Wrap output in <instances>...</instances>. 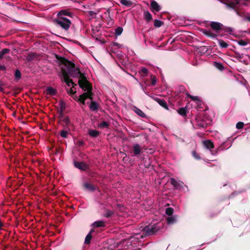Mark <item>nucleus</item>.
Wrapping results in <instances>:
<instances>
[{
  "mask_svg": "<svg viewBox=\"0 0 250 250\" xmlns=\"http://www.w3.org/2000/svg\"><path fill=\"white\" fill-rule=\"evenodd\" d=\"M167 220L168 224H173L176 222V218L175 217L171 216L168 217L167 219Z\"/></svg>",
  "mask_w": 250,
  "mask_h": 250,
  "instance_id": "nucleus-29",
  "label": "nucleus"
},
{
  "mask_svg": "<svg viewBox=\"0 0 250 250\" xmlns=\"http://www.w3.org/2000/svg\"><path fill=\"white\" fill-rule=\"evenodd\" d=\"M209 26L216 33L206 29H201L200 31L205 36L211 38H216L217 36V33L223 30L224 27V25L221 23L216 21H211L209 23Z\"/></svg>",
  "mask_w": 250,
  "mask_h": 250,
  "instance_id": "nucleus-3",
  "label": "nucleus"
},
{
  "mask_svg": "<svg viewBox=\"0 0 250 250\" xmlns=\"http://www.w3.org/2000/svg\"><path fill=\"white\" fill-rule=\"evenodd\" d=\"M21 74L20 71L19 69H17L15 71V78L17 79V80H19L21 79Z\"/></svg>",
  "mask_w": 250,
  "mask_h": 250,
  "instance_id": "nucleus-43",
  "label": "nucleus"
},
{
  "mask_svg": "<svg viewBox=\"0 0 250 250\" xmlns=\"http://www.w3.org/2000/svg\"><path fill=\"white\" fill-rule=\"evenodd\" d=\"M170 184L176 188H179L182 187L183 183L181 181H177L174 178H171L170 181Z\"/></svg>",
  "mask_w": 250,
  "mask_h": 250,
  "instance_id": "nucleus-12",
  "label": "nucleus"
},
{
  "mask_svg": "<svg viewBox=\"0 0 250 250\" xmlns=\"http://www.w3.org/2000/svg\"><path fill=\"white\" fill-rule=\"evenodd\" d=\"M133 152L134 156H137L140 154L141 152V148L139 144H136L134 145L133 146Z\"/></svg>",
  "mask_w": 250,
  "mask_h": 250,
  "instance_id": "nucleus-13",
  "label": "nucleus"
},
{
  "mask_svg": "<svg viewBox=\"0 0 250 250\" xmlns=\"http://www.w3.org/2000/svg\"><path fill=\"white\" fill-rule=\"evenodd\" d=\"M218 43L220 47L223 48H226L229 46V44L226 42L222 40H218Z\"/></svg>",
  "mask_w": 250,
  "mask_h": 250,
  "instance_id": "nucleus-30",
  "label": "nucleus"
},
{
  "mask_svg": "<svg viewBox=\"0 0 250 250\" xmlns=\"http://www.w3.org/2000/svg\"><path fill=\"white\" fill-rule=\"evenodd\" d=\"M93 226L96 228L104 227L105 226V223L103 221H97L93 223Z\"/></svg>",
  "mask_w": 250,
  "mask_h": 250,
  "instance_id": "nucleus-23",
  "label": "nucleus"
},
{
  "mask_svg": "<svg viewBox=\"0 0 250 250\" xmlns=\"http://www.w3.org/2000/svg\"><path fill=\"white\" fill-rule=\"evenodd\" d=\"M76 93V91H73L72 89H71L69 92V94L70 95H73Z\"/></svg>",
  "mask_w": 250,
  "mask_h": 250,
  "instance_id": "nucleus-54",
  "label": "nucleus"
},
{
  "mask_svg": "<svg viewBox=\"0 0 250 250\" xmlns=\"http://www.w3.org/2000/svg\"><path fill=\"white\" fill-rule=\"evenodd\" d=\"M77 145L79 146H81L83 145V141H79L77 142Z\"/></svg>",
  "mask_w": 250,
  "mask_h": 250,
  "instance_id": "nucleus-51",
  "label": "nucleus"
},
{
  "mask_svg": "<svg viewBox=\"0 0 250 250\" xmlns=\"http://www.w3.org/2000/svg\"><path fill=\"white\" fill-rule=\"evenodd\" d=\"M10 50L8 48H4L0 52V61L4 57V55L9 53Z\"/></svg>",
  "mask_w": 250,
  "mask_h": 250,
  "instance_id": "nucleus-27",
  "label": "nucleus"
},
{
  "mask_svg": "<svg viewBox=\"0 0 250 250\" xmlns=\"http://www.w3.org/2000/svg\"><path fill=\"white\" fill-rule=\"evenodd\" d=\"M187 96L193 101L199 102L201 101L200 99L197 96H193L190 95L189 93H187Z\"/></svg>",
  "mask_w": 250,
  "mask_h": 250,
  "instance_id": "nucleus-32",
  "label": "nucleus"
},
{
  "mask_svg": "<svg viewBox=\"0 0 250 250\" xmlns=\"http://www.w3.org/2000/svg\"><path fill=\"white\" fill-rule=\"evenodd\" d=\"M38 56V54L36 53H30L27 55L26 59L28 62H31L37 59Z\"/></svg>",
  "mask_w": 250,
  "mask_h": 250,
  "instance_id": "nucleus-14",
  "label": "nucleus"
},
{
  "mask_svg": "<svg viewBox=\"0 0 250 250\" xmlns=\"http://www.w3.org/2000/svg\"><path fill=\"white\" fill-rule=\"evenodd\" d=\"M153 99L156 101L161 106L167 110L168 109L167 102L164 99H161L157 97H155L153 98Z\"/></svg>",
  "mask_w": 250,
  "mask_h": 250,
  "instance_id": "nucleus-11",
  "label": "nucleus"
},
{
  "mask_svg": "<svg viewBox=\"0 0 250 250\" xmlns=\"http://www.w3.org/2000/svg\"><path fill=\"white\" fill-rule=\"evenodd\" d=\"M214 66L220 70H223L224 69V67L221 63L218 62H214Z\"/></svg>",
  "mask_w": 250,
  "mask_h": 250,
  "instance_id": "nucleus-31",
  "label": "nucleus"
},
{
  "mask_svg": "<svg viewBox=\"0 0 250 250\" xmlns=\"http://www.w3.org/2000/svg\"><path fill=\"white\" fill-rule=\"evenodd\" d=\"M178 113L182 116H186L187 115V108L181 107L177 110Z\"/></svg>",
  "mask_w": 250,
  "mask_h": 250,
  "instance_id": "nucleus-28",
  "label": "nucleus"
},
{
  "mask_svg": "<svg viewBox=\"0 0 250 250\" xmlns=\"http://www.w3.org/2000/svg\"><path fill=\"white\" fill-rule=\"evenodd\" d=\"M227 7L228 8L233 9L234 10L237 8L238 3L231 2L229 3H226Z\"/></svg>",
  "mask_w": 250,
  "mask_h": 250,
  "instance_id": "nucleus-25",
  "label": "nucleus"
},
{
  "mask_svg": "<svg viewBox=\"0 0 250 250\" xmlns=\"http://www.w3.org/2000/svg\"><path fill=\"white\" fill-rule=\"evenodd\" d=\"M234 11H235L237 15L241 17L243 16L244 13L242 11L238 10L237 8L235 9V10H234Z\"/></svg>",
  "mask_w": 250,
  "mask_h": 250,
  "instance_id": "nucleus-48",
  "label": "nucleus"
},
{
  "mask_svg": "<svg viewBox=\"0 0 250 250\" xmlns=\"http://www.w3.org/2000/svg\"><path fill=\"white\" fill-rule=\"evenodd\" d=\"M54 22L57 25L59 26L65 31H67L69 29L70 25L71 24V21H57V20H54Z\"/></svg>",
  "mask_w": 250,
  "mask_h": 250,
  "instance_id": "nucleus-6",
  "label": "nucleus"
},
{
  "mask_svg": "<svg viewBox=\"0 0 250 250\" xmlns=\"http://www.w3.org/2000/svg\"><path fill=\"white\" fill-rule=\"evenodd\" d=\"M57 18L55 19V20H57V21H71L69 19L67 18L66 16H57Z\"/></svg>",
  "mask_w": 250,
  "mask_h": 250,
  "instance_id": "nucleus-36",
  "label": "nucleus"
},
{
  "mask_svg": "<svg viewBox=\"0 0 250 250\" xmlns=\"http://www.w3.org/2000/svg\"><path fill=\"white\" fill-rule=\"evenodd\" d=\"M78 84L80 87L84 91L87 92L83 93L80 95L85 99H89L91 100H93V93L92 92V87L91 84L85 80L84 78H82V80L78 81Z\"/></svg>",
  "mask_w": 250,
  "mask_h": 250,
  "instance_id": "nucleus-2",
  "label": "nucleus"
},
{
  "mask_svg": "<svg viewBox=\"0 0 250 250\" xmlns=\"http://www.w3.org/2000/svg\"><path fill=\"white\" fill-rule=\"evenodd\" d=\"M245 130H246L247 132H250V125L249 127H248L246 128H245Z\"/></svg>",
  "mask_w": 250,
  "mask_h": 250,
  "instance_id": "nucleus-55",
  "label": "nucleus"
},
{
  "mask_svg": "<svg viewBox=\"0 0 250 250\" xmlns=\"http://www.w3.org/2000/svg\"><path fill=\"white\" fill-rule=\"evenodd\" d=\"M56 58L58 60L59 64H63L67 68V72L69 77L71 76L73 78H78L79 81L82 80L83 78H84L85 80H87L84 74L81 73L79 68L75 67V65L74 63L66 59L65 58L57 55H56Z\"/></svg>",
  "mask_w": 250,
  "mask_h": 250,
  "instance_id": "nucleus-1",
  "label": "nucleus"
},
{
  "mask_svg": "<svg viewBox=\"0 0 250 250\" xmlns=\"http://www.w3.org/2000/svg\"><path fill=\"white\" fill-rule=\"evenodd\" d=\"M141 72L145 75H147L148 72V70L146 68L143 67L141 69Z\"/></svg>",
  "mask_w": 250,
  "mask_h": 250,
  "instance_id": "nucleus-49",
  "label": "nucleus"
},
{
  "mask_svg": "<svg viewBox=\"0 0 250 250\" xmlns=\"http://www.w3.org/2000/svg\"><path fill=\"white\" fill-rule=\"evenodd\" d=\"M144 19L147 22H150L152 20V16L148 11H145L144 13Z\"/></svg>",
  "mask_w": 250,
  "mask_h": 250,
  "instance_id": "nucleus-18",
  "label": "nucleus"
},
{
  "mask_svg": "<svg viewBox=\"0 0 250 250\" xmlns=\"http://www.w3.org/2000/svg\"><path fill=\"white\" fill-rule=\"evenodd\" d=\"M99 107V104L97 102L92 100L89 105L90 109L92 111H96L98 110Z\"/></svg>",
  "mask_w": 250,
  "mask_h": 250,
  "instance_id": "nucleus-16",
  "label": "nucleus"
},
{
  "mask_svg": "<svg viewBox=\"0 0 250 250\" xmlns=\"http://www.w3.org/2000/svg\"><path fill=\"white\" fill-rule=\"evenodd\" d=\"M247 20H248L249 21H250V16H248V17H247Z\"/></svg>",
  "mask_w": 250,
  "mask_h": 250,
  "instance_id": "nucleus-58",
  "label": "nucleus"
},
{
  "mask_svg": "<svg viewBox=\"0 0 250 250\" xmlns=\"http://www.w3.org/2000/svg\"><path fill=\"white\" fill-rule=\"evenodd\" d=\"M94 231L93 229H91L90 232L86 236L84 240V244L88 245L90 243L91 240L92 239V232Z\"/></svg>",
  "mask_w": 250,
  "mask_h": 250,
  "instance_id": "nucleus-19",
  "label": "nucleus"
},
{
  "mask_svg": "<svg viewBox=\"0 0 250 250\" xmlns=\"http://www.w3.org/2000/svg\"><path fill=\"white\" fill-rule=\"evenodd\" d=\"M6 70V67L4 65L0 64V70L4 71Z\"/></svg>",
  "mask_w": 250,
  "mask_h": 250,
  "instance_id": "nucleus-52",
  "label": "nucleus"
},
{
  "mask_svg": "<svg viewBox=\"0 0 250 250\" xmlns=\"http://www.w3.org/2000/svg\"><path fill=\"white\" fill-rule=\"evenodd\" d=\"M59 105L60 106V109L59 110L64 111L66 107L65 103L63 101L61 100L59 102Z\"/></svg>",
  "mask_w": 250,
  "mask_h": 250,
  "instance_id": "nucleus-35",
  "label": "nucleus"
},
{
  "mask_svg": "<svg viewBox=\"0 0 250 250\" xmlns=\"http://www.w3.org/2000/svg\"><path fill=\"white\" fill-rule=\"evenodd\" d=\"M57 93V90L52 87H48L46 88V94L50 96H54Z\"/></svg>",
  "mask_w": 250,
  "mask_h": 250,
  "instance_id": "nucleus-21",
  "label": "nucleus"
},
{
  "mask_svg": "<svg viewBox=\"0 0 250 250\" xmlns=\"http://www.w3.org/2000/svg\"><path fill=\"white\" fill-rule=\"evenodd\" d=\"M57 16H67L73 18L75 16L74 13L69 8L63 9L57 13Z\"/></svg>",
  "mask_w": 250,
  "mask_h": 250,
  "instance_id": "nucleus-7",
  "label": "nucleus"
},
{
  "mask_svg": "<svg viewBox=\"0 0 250 250\" xmlns=\"http://www.w3.org/2000/svg\"><path fill=\"white\" fill-rule=\"evenodd\" d=\"M118 1L123 5L127 7H130L132 6L133 2L132 1L129 0H118Z\"/></svg>",
  "mask_w": 250,
  "mask_h": 250,
  "instance_id": "nucleus-20",
  "label": "nucleus"
},
{
  "mask_svg": "<svg viewBox=\"0 0 250 250\" xmlns=\"http://www.w3.org/2000/svg\"><path fill=\"white\" fill-rule=\"evenodd\" d=\"M237 43L241 46H245L248 44L249 42L248 41L240 40L238 41Z\"/></svg>",
  "mask_w": 250,
  "mask_h": 250,
  "instance_id": "nucleus-40",
  "label": "nucleus"
},
{
  "mask_svg": "<svg viewBox=\"0 0 250 250\" xmlns=\"http://www.w3.org/2000/svg\"><path fill=\"white\" fill-rule=\"evenodd\" d=\"M198 53H201V54H204L207 53L208 51V47L206 46H200L198 48Z\"/></svg>",
  "mask_w": 250,
  "mask_h": 250,
  "instance_id": "nucleus-26",
  "label": "nucleus"
},
{
  "mask_svg": "<svg viewBox=\"0 0 250 250\" xmlns=\"http://www.w3.org/2000/svg\"><path fill=\"white\" fill-rule=\"evenodd\" d=\"M63 111H61V110H58V118H59V122H61V120H62L64 118H63Z\"/></svg>",
  "mask_w": 250,
  "mask_h": 250,
  "instance_id": "nucleus-42",
  "label": "nucleus"
},
{
  "mask_svg": "<svg viewBox=\"0 0 250 250\" xmlns=\"http://www.w3.org/2000/svg\"><path fill=\"white\" fill-rule=\"evenodd\" d=\"M192 156L193 157L197 159V160H200L201 159V157L199 155V154H198L195 151H193L192 152Z\"/></svg>",
  "mask_w": 250,
  "mask_h": 250,
  "instance_id": "nucleus-46",
  "label": "nucleus"
},
{
  "mask_svg": "<svg viewBox=\"0 0 250 250\" xmlns=\"http://www.w3.org/2000/svg\"><path fill=\"white\" fill-rule=\"evenodd\" d=\"M74 165L76 168L83 171H87L89 168V166L83 162L75 161Z\"/></svg>",
  "mask_w": 250,
  "mask_h": 250,
  "instance_id": "nucleus-8",
  "label": "nucleus"
},
{
  "mask_svg": "<svg viewBox=\"0 0 250 250\" xmlns=\"http://www.w3.org/2000/svg\"><path fill=\"white\" fill-rule=\"evenodd\" d=\"M133 110L139 116L142 118L146 117V114L143 112V111H142L141 109L137 108V107L135 106Z\"/></svg>",
  "mask_w": 250,
  "mask_h": 250,
  "instance_id": "nucleus-22",
  "label": "nucleus"
},
{
  "mask_svg": "<svg viewBox=\"0 0 250 250\" xmlns=\"http://www.w3.org/2000/svg\"><path fill=\"white\" fill-rule=\"evenodd\" d=\"M62 74L64 79V82L67 84L68 86H70L71 84L73 85V87L76 85L72 81V79H70L69 75L67 72V71L64 69L62 68Z\"/></svg>",
  "mask_w": 250,
  "mask_h": 250,
  "instance_id": "nucleus-5",
  "label": "nucleus"
},
{
  "mask_svg": "<svg viewBox=\"0 0 250 250\" xmlns=\"http://www.w3.org/2000/svg\"><path fill=\"white\" fill-rule=\"evenodd\" d=\"M2 83L1 81H0V91L2 92L4 90V88L2 87Z\"/></svg>",
  "mask_w": 250,
  "mask_h": 250,
  "instance_id": "nucleus-53",
  "label": "nucleus"
},
{
  "mask_svg": "<svg viewBox=\"0 0 250 250\" xmlns=\"http://www.w3.org/2000/svg\"><path fill=\"white\" fill-rule=\"evenodd\" d=\"M109 126V123L106 121H103L99 125V127L101 128H103L104 127L108 128Z\"/></svg>",
  "mask_w": 250,
  "mask_h": 250,
  "instance_id": "nucleus-33",
  "label": "nucleus"
},
{
  "mask_svg": "<svg viewBox=\"0 0 250 250\" xmlns=\"http://www.w3.org/2000/svg\"><path fill=\"white\" fill-rule=\"evenodd\" d=\"M244 125V123L242 122H239L236 124V127L238 129H240L243 128Z\"/></svg>",
  "mask_w": 250,
  "mask_h": 250,
  "instance_id": "nucleus-45",
  "label": "nucleus"
},
{
  "mask_svg": "<svg viewBox=\"0 0 250 250\" xmlns=\"http://www.w3.org/2000/svg\"><path fill=\"white\" fill-rule=\"evenodd\" d=\"M173 213V209L172 208H167L166 210V213L168 216H171Z\"/></svg>",
  "mask_w": 250,
  "mask_h": 250,
  "instance_id": "nucleus-41",
  "label": "nucleus"
},
{
  "mask_svg": "<svg viewBox=\"0 0 250 250\" xmlns=\"http://www.w3.org/2000/svg\"><path fill=\"white\" fill-rule=\"evenodd\" d=\"M3 226V224L2 223H1V222L0 221V229H1V227Z\"/></svg>",
  "mask_w": 250,
  "mask_h": 250,
  "instance_id": "nucleus-57",
  "label": "nucleus"
},
{
  "mask_svg": "<svg viewBox=\"0 0 250 250\" xmlns=\"http://www.w3.org/2000/svg\"><path fill=\"white\" fill-rule=\"evenodd\" d=\"M123 29L121 27H118L115 29V35L120 36L123 32Z\"/></svg>",
  "mask_w": 250,
  "mask_h": 250,
  "instance_id": "nucleus-39",
  "label": "nucleus"
},
{
  "mask_svg": "<svg viewBox=\"0 0 250 250\" xmlns=\"http://www.w3.org/2000/svg\"><path fill=\"white\" fill-rule=\"evenodd\" d=\"M114 45L116 46H118L119 43H117V42H114Z\"/></svg>",
  "mask_w": 250,
  "mask_h": 250,
  "instance_id": "nucleus-56",
  "label": "nucleus"
},
{
  "mask_svg": "<svg viewBox=\"0 0 250 250\" xmlns=\"http://www.w3.org/2000/svg\"><path fill=\"white\" fill-rule=\"evenodd\" d=\"M74 99L77 101L78 102H81L84 105L85 100L86 99H84L83 97H82L81 96H79V98H78V97L76 96V97H74Z\"/></svg>",
  "mask_w": 250,
  "mask_h": 250,
  "instance_id": "nucleus-38",
  "label": "nucleus"
},
{
  "mask_svg": "<svg viewBox=\"0 0 250 250\" xmlns=\"http://www.w3.org/2000/svg\"><path fill=\"white\" fill-rule=\"evenodd\" d=\"M68 134V131L62 130L61 131L60 133V135L64 138H66L67 137V135Z\"/></svg>",
  "mask_w": 250,
  "mask_h": 250,
  "instance_id": "nucleus-44",
  "label": "nucleus"
},
{
  "mask_svg": "<svg viewBox=\"0 0 250 250\" xmlns=\"http://www.w3.org/2000/svg\"><path fill=\"white\" fill-rule=\"evenodd\" d=\"M161 6L156 1L153 0L151 1L150 10L152 13H155L156 12H158L161 10Z\"/></svg>",
  "mask_w": 250,
  "mask_h": 250,
  "instance_id": "nucleus-9",
  "label": "nucleus"
},
{
  "mask_svg": "<svg viewBox=\"0 0 250 250\" xmlns=\"http://www.w3.org/2000/svg\"><path fill=\"white\" fill-rule=\"evenodd\" d=\"M161 229L159 224H149L144 227L143 229V236H148L154 235Z\"/></svg>",
  "mask_w": 250,
  "mask_h": 250,
  "instance_id": "nucleus-4",
  "label": "nucleus"
},
{
  "mask_svg": "<svg viewBox=\"0 0 250 250\" xmlns=\"http://www.w3.org/2000/svg\"><path fill=\"white\" fill-rule=\"evenodd\" d=\"M198 125L201 127L204 128L207 126V124L205 123H198Z\"/></svg>",
  "mask_w": 250,
  "mask_h": 250,
  "instance_id": "nucleus-50",
  "label": "nucleus"
},
{
  "mask_svg": "<svg viewBox=\"0 0 250 250\" xmlns=\"http://www.w3.org/2000/svg\"><path fill=\"white\" fill-rule=\"evenodd\" d=\"M163 24V21L158 20H155L154 21V26L156 27H160Z\"/></svg>",
  "mask_w": 250,
  "mask_h": 250,
  "instance_id": "nucleus-34",
  "label": "nucleus"
},
{
  "mask_svg": "<svg viewBox=\"0 0 250 250\" xmlns=\"http://www.w3.org/2000/svg\"><path fill=\"white\" fill-rule=\"evenodd\" d=\"M114 212L113 211L107 209L105 210L104 216L108 218L112 216Z\"/></svg>",
  "mask_w": 250,
  "mask_h": 250,
  "instance_id": "nucleus-37",
  "label": "nucleus"
},
{
  "mask_svg": "<svg viewBox=\"0 0 250 250\" xmlns=\"http://www.w3.org/2000/svg\"><path fill=\"white\" fill-rule=\"evenodd\" d=\"M61 122H62V125L65 127L66 129H68L70 130L69 127L72 125V124L70 122L69 117L68 116L65 117Z\"/></svg>",
  "mask_w": 250,
  "mask_h": 250,
  "instance_id": "nucleus-10",
  "label": "nucleus"
},
{
  "mask_svg": "<svg viewBox=\"0 0 250 250\" xmlns=\"http://www.w3.org/2000/svg\"><path fill=\"white\" fill-rule=\"evenodd\" d=\"M83 187L85 189L90 191H94L96 189V188L92 184L88 183H84Z\"/></svg>",
  "mask_w": 250,
  "mask_h": 250,
  "instance_id": "nucleus-17",
  "label": "nucleus"
},
{
  "mask_svg": "<svg viewBox=\"0 0 250 250\" xmlns=\"http://www.w3.org/2000/svg\"><path fill=\"white\" fill-rule=\"evenodd\" d=\"M204 146L208 149H210L214 147V145L212 142L209 140H207L203 142Z\"/></svg>",
  "mask_w": 250,
  "mask_h": 250,
  "instance_id": "nucleus-15",
  "label": "nucleus"
},
{
  "mask_svg": "<svg viewBox=\"0 0 250 250\" xmlns=\"http://www.w3.org/2000/svg\"><path fill=\"white\" fill-rule=\"evenodd\" d=\"M151 84L152 85H155L156 83L157 79L156 77L154 75H151Z\"/></svg>",
  "mask_w": 250,
  "mask_h": 250,
  "instance_id": "nucleus-47",
  "label": "nucleus"
},
{
  "mask_svg": "<svg viewBox=\"0 0 250 250\" xmlns=\"http://www.w3.org/2000/svg\"><path fill=\"white\" fill-rule=\"evenodd\" d=\"M88 134L92 137H97L99 134V131L96 130L90 129L88 130Z\"/></svg>",
  "mask_w": 250,
  "mask_h": 250,
  "instance_id": "nucleus-24",
  "label": "nucleus"
}]
</instances>
